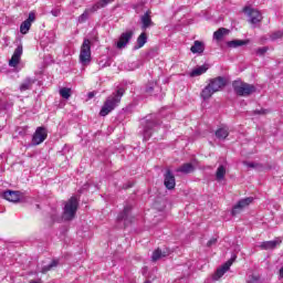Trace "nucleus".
<instances>
[{
    "mask_svg": "<svg viewBox=\"0 0 283 283\" xmlns=\"http://www.w3.org/2000/svg\"><path fill=\"white\" fill-rule=\"evenodd\" d=\"M223 87H227V78L222 76L210 78L208 85L201 91L200 96L203 101H209L216 92H220Z\"/></svg>",
    "mask_w": 283,
    "mask_h": 283,
    "instance_id": "1",
    "label": "nucleus"
},
{
    "mask_svg": "<svg viewBox=\"0 0 283 283\" xmlns=\"http://www.w3.org/2000/svg\"><path fill=\"white\" fill-rule=\"evenodd\" d=\"M125 90L118 88L115 93L109 95L104 102V105L102 106L99 116H107L108 114H111V112H114V108L120 104V99L123 98Z\"/></svg>",
    "mask_w": 283,
    "mask_h": 283,
    "instance_id": "2",
    "label": "nucleus"
},
{
    "mask_svg": "<svg viewBox=\"0 0 283 283\" xmlns=\"http://www.w3.org/2000/svg\"><path fill=\"white\" fill-rule=\"evenodd\" d=\"M237 96H251L255 94V85L237 80L232 83Z\"/></svg>",
    "mask_w": 283,
    "mask_h": 283,
    "instance_id": "3",
    "label": "nucleus"
},
{
    "mask_svg": "<svg viewBox=\"0 0 283 283\" xmlns=\"http://www.w3.org/2000/svg\"><path fill=\"white\" fill-rule=\"evenodd\" d=\"M142 125L144 126V140H149L151 134H154V128L160 125L158 117L156 115H148L143 119Z\"/></svg>",
    "mask_w": 283,
    "mask_h": 283,
    "instance_id": "4",
    "label": "nucleus"
},
{
    "mask_svg": "<svg viewBox=\"0 0 283 283\" xmlns=\"http://www.w3.org/2000/svg\"><path fill=\"white\" fill-rule=\"evenodd\" d=\"M80 63L82 65H87L92 63V41L90 39H84L80 49Z\"/></svg>",
    "mask_w": 283,
    "mask_h": 283,
    "instance_id": "5",
    "label": "nucleus"
},
{
    "mask_svg": "<svg viewBox=\"0 0 283 283\" xmlns=\"http://www.w3.org/2000/svg\"><path fill=\"white\" fill-rule=\"evenodd\" d=\"M78 210V199L76 197H71V199L64 206V220H74L76 211Z\"/></svg>",
    "mask_w": 283,
    "mask_h": 283,
    "instance_id": "6",
    "label": "nucleus"
},
{
    "mask_svg": "<svg viewBox=\"0 0 283 283\" xmlns=\"http://www.w3.org/2000/svg\"><path fill=\"white\" fill-rule=\"evenodd\" d=\"M45 138H48V129H45L43 126H40L35 129L31 143L33 146L41 145Z\"/></svg>",
    "mask_w": 283,
    "mask_h": 283,
    "instance_id": "7",
    "label": "nucleus"
},
{
    "mask_svg": "<svg viewBox=\"0 0 283 283\" xmlns=\"http://www.w3.org/2000/svg\"><path fill=\"white\" fill-rule=\"evenodd\" d=\"M244 13L248 14L249 22L252 25H258V23H260V21H262V13H260V11H258L255 9L247 7L244 9Z\"/></svg>",
    "mask_w": 283,
    "mask_h": 283,
    "instance_id": "8",
    "label": "nucleus"
},
{
    "mask_svg": "<svg viewBox=\"0 0 283 283\" xmlns=\"http://www.w3.org/2000/svg\"><path fill=\"white\" fill-rule=\"evenodd\" d=\"M251 202H253V198H251V197L241 199V200L232 208V216H238V213H240V211H242V209H247V207H249V205H251Z\"/></svg>",
    "mask_w": 283,
    "mask_h": 283,
    "instance_id": "9",
    "label": "nucleus"
},
{
    "mask_svg": "<svg viewBox=\"0 0 283 283\" xmlns=\"http://www.w3.org/2000/svg\"><path fill=\"white\" fill-rule=\"evenodd\" d=\"M132 36H134V31H126L124 33H122V35L119 36V40L117 41V49L118 50H123V48L127 46V43H129V41H132Z\"/></svg>",
    "mask_w": 283,
    "mask_h": 283,
    "instance_id": "10",
    "label": "nucleus"
},
{
    "mask_svg": "<svg viewBox=\"0 0 283 283\" xmlns=\"http://www.w3.org/2000/svg\"><path fill=\"white\" fill-rule=\"evenodd\" d=\"M35 19L36 17L33 12L29 13V18L24 20L20 25L21 34H28V32H30V28H32V23H34Z\"/></svg>",
    "mask_w": 283,
    "mask_h": 283,
    "instance_id": "11",
    "label": "nucleus"
},
{
    "mask_svg": "<svg viewBox=\"0 0 283 283\" xmlns=\"http://www.w3.org/2000/svg\"><path fill=\"white\" fill-rule=\"evenodd\" d=\"M22 54H23V45L17 46L11 60L9 61L10 67H17V65H19Z\"/></svg>",
    "mask_w": 283,
    "mask_h": 283,
    "instance_id": "12",
    "label": "nucleus"
},
{
    "mask_svg": "<svg viewBox=\"0 0 283 283\" xmlns=\"http://www.w3.org/2000/svg\"><path fill=\"white\" fill-rule=\"evenodd\" d=\"M164 185L169 190L176 189V177L169 169L166 170V174L164 175Z\"/></svg>",
    "mask_w": 283,
    "mask_h": 283,
    "instance_id": "13",
    "label": "nucleus"
},
{
    "mask_svg": "<svg viewBox=\"0 0 283 283\" xmlns=\"http://www.w3.org/2000/svg\"><path fill=\"white\" fill-rule=\"evenodd\" d=\"M98 6L93 4L84 10V12L77 18L78 23H85L94 12H97Z\"/></svg>",
    "mask_w": 283,
    "mask_h": 283,
    "instance_id": "14",
    "label": "nucleus"
},
{
    "mask_svg": "<svg viewBox=\"0 0 283 283\" xmlns=\"http://www.w3.org/2000/svg\"><path fill=\"white\" fill-rule=\"evenodd\" d=\"M2 198L9 202H19L21 200V193L14 190H7L3 192Z\"/></svg>",
    "mask_w": 283,
    "mask_h": 283,
    "instance_id": "15",
    "label": "nucleus"
},
{
    "mask_svg": "<svg viewBox=\"0 0 283 283\" xmlns=\"http://www.w3.org/2000/svg\"><path fill=\"white\" fill-rule=\"evenodd\" d=\"M36 83L35 78L27 77L20 85V92H28V90H32V86Z\"/></svg>",
    "mask_w": 283,
    "mask_h": 283,
    "instance_id": "16",
    "label": "nucleus"
},
{
    "mask_svg": "<svg viewBox=\"0 0 283 283\" xmlns=\"http://www.w3.org/2000/svg\"><path fill=\"white\" fill-rule=\"evenodd\" d=\"M231 264H233V261H228L226 264H223L221 268H219L216 272L214 280H220L229 269H231Z\"/></svg>",
    "mask_w": 283,
    "mask_h": 283,
    "instance_id": "17",
    "label": "nucleus"
},
{
    "mask_svg": "<svg viewBox=\"0 0 283 283\" xmlns=\"http://www.w3.org/2000/svg\"><path fill=\"white\" fill-rule=\"evenodd\" d=\"M192 54H202L205 52V44L200 41H195L193 45L190 48Z\"/></svg>",
    "mask_w": 283,
    "mask_h": 283,
    "instance_id": "18",
    "label": "nucleus"
},
{
    "mask_svg": "<svg viewBox=\"0 0 283 283\" xmlns=\"http://www.w3.org/2000/svg\"><path fill=\"white\" fill-rule=\"evenodd\" d=\"M224 176H227V168L223 165H220L216 172L217 182H222V180H224Z\"/></svg>",
    "mask_w": 283,
    "mask_h": 283,
    "instance_id": "19",
    "label": "nucleus"
},
{
    "mask_svg": "<svg viewBox=\"0 0 283 283\" xmlns=\"http://www.w3.org/2000/svg\"><path fill=\"white\" fill-rule=\"evenodd\" d=\"M154 25V22H151V17H149V13H145L142 17V28L143 30H147V28Z\"/></svg>",
    "mask_w": 283,
    "mask_h": 283,
    "instance_id": "20",
    "label": "nucleus"
},
{
    "mask_svg": "<svg viewBox=\"0 0 283 283\" xmlns=\"http://www.w3.org/2000/svg\"><path fill=\"white\" fill-rule=\"evenodd\" d=\"M207 70H209V67H207V65L198 66L191 71L190 76H192V77L202 76V74H205L207 72Z\"/></svg>",
    "mask_w": 283,
    "mask_h": 283,
    "instance_id": "21",
    "label": "nucleus"
},
{
    "mask_svg": "<svg viewBox=\"0 0 283 283\" xmlns=\"http://www.w3.org/2000/svg\"><path fill=\"white\" fill-rule=\"evenodd\" d=\"M279 240H273V241H265L263 243H261V249H264L265 251H269L271 249H275V247H277V244H280Z\"/></svg>",
    "mask_w": 283,
    "mask_h": 283,
    "instance_id": "22",
    "label": "nucleus"
},
{
    "mask_svg": "<svg viewBox=\"0 0 283 283\" xmlns=\"http://www.w3.org/2000/svg\"><path fill=\"white\" fill-rule=\"evenodd\" d=\"M227 34H229V30L220 28L213 33V39H216V41H222V39L227 36Z\"/></svg>",
    "mask_w": 283,
    "mask_h": 283,
    "instance_id": "23",
    "label": "nucleus"
},
{
    "mask_svg": "<svg viewBox=\"0 0 283 283\" xmlns=\"http://www.w3.org/2000/svg\"><path fill=\"white\" fill-rule=\"evenodd\" d=\"M195 169L196 167H193V164H184L181 167L177 168V171L181 174H191Z\"/></svg>",
    "mask_w": 283,
    "mask_h": 283,
    "instance_id": "24",
    "label": "nucleus"
},
{
    "mask_svg": "<svg viewBox=\"0 0 283 283\" xmlns=\"http://www.w3.org/2000/svg\"><path fill=\"white\" fill-rule=\"evenodd\" d=\"M132 213V206H126L124 211L118 214L117 220H129V216Z\"/></svg>",
    "mask_w": 283,
    "mask_h": 283,
    "instance_id": "25",
    "label": "nucleus"
},
{
    "mask_svg": "<svg viewBox=\"0 0 283 283\" xmlns=\"http://www.w3.org/2000/svg\"><path fill=\"white\" fill-rule=\"evenodd\" d=\"M249 41L247 40H232L228 42V48H242V45H247Z\"/></svg>",
    "mask_w": 283,
    "mask_h": 283,
    "instance_id": "26",
    "label": "nucleus"
},
{
    "mask_svg": "<svg viewBox=\"0 0 283 283\" xmlns=\"http://www.w3.org/2000/svg\"><path fill=\"white\" fill-rule=\"evenodd\" d=\"M161 258H167V253L163 252L160 249H157L153 252L151 260L153 262H158Z\"/></svg>",
    "mask_w": 283,
    "mask_h": 283,
    "instance_id": "27",
    "label": "nucleus"
},
{
    "mask_svg": "<svg viewBox=\"0 0 283 283\" xmlns=\"http://www.w3.org/2000/svg\"><path fill=\"white\" fill-rule=\"evenodd\" d=\"M145 43H147V34L142 33L137 38V45L135 46V50H140V48H143L145 45Z\"/></svg>",
    "mask_w": 283,
    "mask_h": 283,
    "instance_id": "28",
    "label": "nucleus"
},
{
    "mask_svg": "<svg viewBox=\"0 0 283 283\" xmlns=\"http://www.w3.org/2000/svg\"><path fill=\"white\" fill-rule=\"evenodd\" d=\"M216 136L217 138H219L220 140H224V138H227L229 136V128H219L216 132Z\"/></svg>",
    "mask_w": 283,
    "mask_h": 283,
    "instance_id": "29",
    "label": "nucleus"
},
{
    "mask_svg": "<svg viewBox=\"0 0 283 283\" xmlns=\"http://www.w3.org/2000/svg\"><path fill=\"white\" fill-rule=\"evenodd\" d=\"M60 96L66 101L72 96V88L63 87L60 90Z\"/></svg>",
    "mask_w": 283,
    "mask_h": 283,
    "instance_id": "30",
    "label": "nucleus"
},
{
    "mask_svg": "<svg viewBox=\"0 0 283 283\" xmlns=\"http://www.w3.org/2000/svg\"><path fill=\"white\" fill-rule=\"evenodd\" d=\"M56 266H59V261L53 260L49 265L42 268V273H48V271H52Z\"/></svg>",
    "mask_w": 283,
    "mask_h": 283,
    "instance_id": "31",
    "label": "nucleus"
},
{
    "mask_svg": "<svg viewBox=\"0 0 283 283\" xmlns=\"http://www.w3.org/2000/svg\"><path fill=\"white\" fill-rule=\"evenodd\" d=\"M98 65H99V70H103L105 67H109V65H112V61L109 60V57H106V59L99 61Z\"/></svg>",
    "mask_w": 283,
    "mask_h": 283,
    "instance_id": "32",
    "label": "nucleus"
},
{
    "mask_svg": "<svg viewBox=\"0 0 283 283\" xmlns=\"http://www.w3.org/2000/svg\"><path fill=\"white\" fill-rule=\"evenodd\" d=\"M109 3H114V0H99L97 3H95V6L98 7V10H101V8H105V6Z\"/></svg>",
    "mask_w": 283,
    "mask_h": 283,
    "instance_id": "33",
    "label": "nucleus"
},
{
    "mask_svg": "<svg viewBox=\"0 0 283 283\" xmlns=\"http://www.w3.org/2000/svg\"><path fill=\"white\" fill-rule=\"evenodd\" d=\"M266 52H269V48H266V46L259 48V49L256 50L258 56H264V54H266Z\"/></svg>",
    "mask_w": 283,
    "mask_h": 283,
    "instance_id": "34",
    "label": "nucleus"
},
{
    "mask_svg": "<svg viewBox=\"0 0 283 283\" xmlns=\"http://www.w3.org/2000/svg\"><path fill=\"white\" fill-rule=\"evenodd\" d=\"M282 38H283L282 31H276V32L272 33V35H271L272 41H275V40L282 39Z\"/></svg>",
    "mask_w": 283,
    "mask_h": 283,
    "instance_id": "35",
    "label": "nucleus"
},
{
    "mask_svg": "<svg viewBox=\"0 0 283 283\" xmlns=\"http://www.w3.org/2000/svg\"><path fill=\"white\" fill-rule=\"evenodd\" d=\"M260 279L255 275H251L248 280V283H258Z\"/></svg>",
    "mask_w": 283,
    "mask_h": 283,
    "instance_id": "36",
    "label": "nucleus"
},
{
    "mask_svg": "<svg viewBox=\"0 0 283 283\" xmlns=\"http://www.w3.org/2000/svg\"><path fill=\"white\" fill-rule=\"evenodd\" d=\"M51 14H52L53 17H61V9H53V10L51 11Z\"/></svg>",
    "mask_w": 283,
    "mask_h": 283,
    "instance_id": "37",
    "label": "nucleus"
},
{
    "mask_svg": "<svg viewBox=\"0 0 283 283\" xmlns=\"http://www.w3.org/2000/svg\"><path fill=\"white\" fill-rule=\"evenodd\" d=\"M216 242H218V239L212 238V239H210V240L208 241L207 247H213V244H216Z\"/></svg>",
    "mask_w": 283,
    "mask_h": 283,
    "instance_id": "38",
    "label": "nucleus"
},
{
    "mask_svg": "<svg viewBox=\"0 0 283 283\" xmlns=\"http://www.w3.org/2000/svg\"><path fill=\"white\" fill-rule=\"evenodd\" d=\"M244 165H247V166L250 167L251 169H255V167H258V164L249 163V161H245Z\"/></svg>",
    "mask_w": 283,
    "mask_h": 283,
    "instance_id": "39",
    "label": "nucleus"
},
{
    "mask_svg": "<svg viewBox=\"0 0 283 283\" xmlns=\"http://www.w3.org/2000/svg\"><path fill=\"white\" fill-rule=\"evenodd\" d=\"M255 114H266V109L255 111Z\"/></svg>",
    "mask_w": 283,
    "mask_h": 283,
    "instance_id": "40",
    "label": "nucleus"
},
{
    "mask_svg": "<svg viewBox=\"0 0 283 283\" xmlns=\"http://www.w3.org/2000/svg\"><path fill=\"white\" fill-rule=\"evenodd\" d=\"M88 98H94V92L88 93Z\"/></svg>",
    "mask_w": 283,
    "mask_h": 283,
    "instance_id": "41",
    "label": "nucleus"
},
{
    "mask_svg": "<svg viewBox=\"0 0 283 283\" xmlns=\"http://www.w3.org/2000/svg\"><path fill=\"white\" fill-rule=\"evenodd\" d=\"M151 91V88H147V92H150Z\"/></svg>",
    "mask_w": 283,
    "mask_h": 283,
    "instance_id": "42",
    "label": "nucleus"
},
{
    "mask_svg": "<svg viewBox=\"0 0 283 283\" xmlns=\"http://www.w3.org/2000/svg\"><path fill=\"white\" fill-rule=\"evenodd\" d=\"M135 67H138V63H136Z\"/></svg>",
    "mask_w": 283,
    "mask_h": 283,
    "instance_id": "43",
    "label": "nucleus"
}]
</instances>
